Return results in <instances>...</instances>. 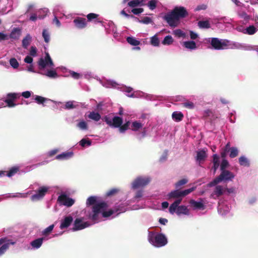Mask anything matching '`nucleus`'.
<instances>
[{
	"mask_svg": "<svg viewBox=\"0 0 258 258\" xmlns=\"http://www.w3.org/2000/svg\"><path fill=\"white\" fill-rule=\"evenodd\" d=\"M126 195L119 189L114 188V217L127 210H137L144 208L139 204L132 205L126 201Z\"/></svg>",
	"mask_w": 258,
	"mask_h": 258,
	"instance_id": "nucleus-1",
	"label": "nucleus"
},
{
	"mask_svg": "<svg viewBox=\"0 0 258 258\" xmlns=\"http://www.w3.org/2000/svg\"><path fill=\"white\" fill-rule=\"evenodd\" d=\"M212 48L216 50L227 49H240L243 47L238 42L231 41L227 39H220L218 38H210Z\"/></svg>",
	"mask_w": 258,
	"mask_h": 258,
	"instance_id": "nucleus-2",
	"label": "nucleus"
},
{
	"mask_svg": "<svg viewBox=\"0 0 258 258\" xmlns=\"http://www.w3.org/2000/svg\"><path fill=\"white\" fill-rule=\"evenodd\" d=\"M108 207V204L105 202L98 203L92 207V213L89 214V219L94 222H98L100 214H102L103 217H109L113 214V210H110L109 211H106Z\"/></svg>",
	"mask_w": 258,
	"mask_h": 258,
	"instance_id": "nucleus-3",
	"label": "nucleus"
},
{
	"mask_svg": "<svg viewBox=\"0 0 258 258\" xmlns=\"http://www.w3.org/2000/svg\"><path fill=\"white\" fill-rule=\"evenodd\" d=\"M148 239L151 244L157 247H162L167 243V239L162 233L149 231Z\"/></svg>",
	"mask_w": 258,
	"mask_h": 258,
	"instance_id": "nucleus-4",
	"label": "nucleus"
},
{
	"mask_svg": "<svg viewBox=\"0 0 258 258\" xmlns=\"http://www.w3.org/2000/svg\"><path fill=\"white\" fill-rule=\"evenodd\" d=\"M181 202V199L175 200L170 206L169 211L170 214H173L176 213L178 216L181 215L188 216L189 215V211L185 206H179Z\"/></svg>",
	"mask_w": 258,
	"mask_h": 258,
	"instance_id": "nucleus-5",
	"label": "nucleus"
},
{
	"mask_svg": "<svg viewBox=\"0 0 258 258\" xmlns=\"http://www.w3.org/2000/svg\"><path fill=\"white\" fill-rule=\"evenodd\" d=\"M143 125L144 124L140 121H128L118 128V131L119 133L123 134L128 129H130L133 132H137L142 130Z\"/></svg>",
	"mask_w": 258,
	"mask_h": 258,
	"instance_id": "nucleus-6",
	"label": "nucleus"
},
{
	"mask_svg": "<svg viewBox=\"0 0 258 258\" xmlns=\"http://www.w3.org/2000/svg\"><path fill=\"white\" fill-rule=\"evenodd\" d=\"M234 174L228 170L221 171L220 175L210 182L208 186L209 187L215 186L222 181H231L234 178Z\"/></svg>",
	"mask_w": 258,
	"mask_h": 258,
	"instance_id": "nucleus-7",
	"label": "nucleus"
},
{
	"mask_svg": "<svg viewBox=\"0 0 258 258\" xmlns=\"http://www.w3.org/2000/svg\"><path fill=\"white\" fill-rule=\"evenodd\" d=\"M151 181V178L148 176H140L137 177L131 183V189L135 190L140 187H144Z\"/></svg>",
	"mask_w": 258,
	"mask_h": 258,
	"instance_id": "nucleus-8",
	"label": "nucleus"
},
{
	"mask_svg": "<svg viewBox=\"0 0 258 258\" xmlns=\"http://www.w3.org/2000/svg\"><path fill=\"white\" fill-rule=\"evenodd\" d=\"M196 188V186H193L190 188L186 189L183 190H179L177 189L173 190L167 195V199L168 200L171 199H181L182 201V198L189 194Z\"/></svg>",
	"mask_w": 258,
	"mask_h": 258,
	"instance_id": "nucleus-9",
	"label": "nucleus"
},
{
	"mask_svg": "<svg viewBox=\"0 0 258 258\" xmlns=\"http://www.w3.org/2000/svg\"><path fill=\"white\" fill-rule=\"evenodd\" d=\"M227 153H229V156L231 158L236 157L239 153V150L237 148L235 147H230L229 142L227 143L224 147L223 151L221 153V155L222 158H225Z\"/></svg>",
	"mask_w": 258,
	"mask_h": 258,
	"instance_id": "nucleus-10",
	"label": "nucleus"
},
{
	"mask_svg": "<svg viewBox=\"0 0 258 258\" xmlns=\"http://www.w3.org/2000/svg\"><path fill=\"white\" fill-rule=\"evenodd\" d=\"M163 19L172 27L177 26L180 22L172 11L166 14Z\"/></svg>",
	"mask_w": 258,
	"mask_h": 258,
	"instance_id": "nucleus-11",
	"label": "nucleus"
},
{
	"mask_svg": "<svg viewBox=\"0 0 258 258\" xmlns=\"http://www.w3.org/2000/svg\"><path fill=\"white\" fill-rule=\"evenodd\" d=\"M15 241H13L7 237L0 238V256L3 255L9 248L10 245H14Z\"/></svg>",
	"mask_w": 258,
	"mask_h": 258,
	"instance_id": "nucleus-12",
	"label": "nucleus"
},
{
	"mask_svg": "<svg viewBox=\"0 0 258 258\" xmlns=\"http://www.w3.org/2000/svg\"><path fill=\"white\" fill-rule=\"evenodd\" d=\"M121 14L122 15H123L126 18H128V19L132 18V19H135V20H137L140 23H143L144 24H151V23H153V20H152V18H151L150 17H144V18H143V19H142L141 20H140L132 15L128 14L126 13V11L125 9H123V10L121 11Z\"/></svg>",
	"mask_w": 258,
	"mask_h": 258,
	"instance_id": "nucleus-13",
	"label": "nucleus"
},
{
	"mask_svg": "<svg viewBox=\"0 0 258 258\" xmlns=\"http://www.w3.org/2000/svg\"><path fill=\"white\" fill-rule=\"evenodd\" d=\"M38 64L39 66V68L40 70L44 69L46 66H49L50 67L53 66L54 63L49 54L48 53H46L45 58H40L38 61Z\"/></svg>",
	"mask_w": 258,
	"mask_h": 258,
	"instance_id": "nucleus-14",
	"label": "nucleus"
},
{
	"mask_svg": "<svg viewBox=\"0 0 258 258\" xmlns=\"http://www.w3.org/2000/svg\"><path fill=\"white\" fill-rule=\"evenodd\" d=\"M231 207L227 202L220 200L219 202L218 211L222 216L226 215L230 211Z\"/></svg>",
	"mask_w": 258,
	"mask_h": 258,
	"instance_id": "nucleus-15",
	"label": "nucleus"
},
{
	"mask_svg": "<svg viewBox=\"0 0 258 258\" xmlns=\"http://www.w3.org/2000/svg\"><path fill=\"white\" fill-rule=\"evenodd\" d=\"M172 11L179 21L181 19L187 16L188 14L186 9L182 6H176Z\"/></svg>",
	"mask_w": 258,
	"mask_h": 258,
	"instance_id": "nucleus-16",
	"label": "nucleus"
},
{
	"mask_svg": "<svg viewBox=\"0 0 258 258\" xmlns=\"http://www.w3.org/2000/svg\"><path fill=\"white\" fill-rule=\"evenodd\" d=\"M20 97L18 93H10L7 94V98L5 99V102L7 103L9 107H13L16 105L14 103V101Z\"/></svg>",
	"mask_w": 258,
	"mask_h": 258,
	"instance_id": "nucleus-17",
	"label": "nucleus"
},
{
	"mask_svg": "<svg viewBox=\"0 0 258 258\" xmlns=\"http://www.w3.org/2000/svg\"><path fill=\"white\" fill-rule=\"evenodd\" d=\"M48 188L45 186L40 187L36 193L31 196V200L32 201H38L43 198L47 192Z\"/></svg>",
	"mask_w": 258,
	"mask_h": 258,
	"instance_id": "nucleus-18",
	"label": "nucleus"
},
{
	"mask_svg": "<svg viewBox=\"0 0 258 258\" xmlns=\"http://www.w3.org/2000/svg\"><path fill=\"white\" fill-rule=\"evenodd\" d=\"M114 89L117 90H120L121 91L124 92L125 95L129 97H133L129 95H133L134 92L133 89L131 87H127L123 85H119L114 81Z\"/></svg>",
	"mask_w": 258,
	"mask_h": 258,
	"instance_id": "nucleus-19",
	"label": "nucleus"
},
{
	"mask_svg": "<svg viewBox=\"0 0 258 258\" xmlns=\"http://www.w3.org/2000/svg\"><path fill=\"white\" fill-rule=\"evenodd\" d=\"M57 201L61 204L68 207L72 206L75 203L73 199L68 197L66 195L62 194L58 197Z\"/></svg>",
	"mask_w": 258,
	"mask_h": 258,
	"instance_id": "nucleus-20",
	"label": "nucleus"
},
{
	"mask_svg": "<svg viewBox=\"0 0 258 258\" xmlns=\"http://www.w3.org/2000/svg\"><path fill=\"white\" fill-rule=\"evenodd\" d=\"M90 226L88 222L82 223V220L80 218H77L74 223L72 230L74 231L83 229Z\"/></svg>",
	"mask_w": 258,
	"mask_h": 258,
	"instance_id": "nucleus-21",
	"label": "nucleus"
},
{
	"mask_svg": "<svg viewBox=\"0 0 258 258\" xmlns=\"http://www.w3.org/2000/svg\"><path fill=\"white\" fill-rule=\"evenodd\" d=\"M255 25H250L243 30V33L248 35H253L258 31V17L255 18Z\"/></svg>",
	"mask_w": 258,
	"mask_h": 258,
	"instance_id": "nucleus-22",
	"label": "nucleus"
},
{
	"mask_svg": "<svg viewBox=\"0 0 258 258\" xmlns=\"http://www.w3.org/2000/svg\"><path fill=\"white\" fill-rule=\"evenodd\" d=\"M225 192V187L221 185H216L214 191L211 195V198L214 199H217L221 196L223 195Z\"/></svg>",
	"mask_w": 258,
	"mask_h": 258,
	"instance_id": "nucleus-23",
	"label": "nucleus"
},
{
	"mask_svg": "<svg viewBox=\"0 0 258 258\" xmlns=\"http://www.w3.org/2000/svg\"><path fill=\"white\" fill-rule=\"evenodd\" d=\"M73 221V218L72 216L69 215L66 216L61 221L59 228L63 229L69 227Z\"/></svg>",
	"mask_w": 258,
	"mask_h": 258,
	"instance_id": "nucleus-24",
	"label": "nucleus"
},
{
	"mask_svg": "<svg viewBox=\"0 0 258 258\" xmlns=\"http://www.w3.org/2000/svg\"><path fill=\"white\" fill-rule=\"evenodd\" d=\"M73 22L79 29H83L87 26L86 20L84 18L77 17L74 20Z\"/></svg>",
	"mask_w": 258,
	"mask_h": 258,
	"instance_id": "nucleus-25",
	"label": "nucleus"
},
{
	"mask_svg": "<svg viewBox=\"0 0 258 258\" xmlns=\"http://www.w3.org/2000/svg\"><path fill=\"white\" fill-rule=\"evenodd\" d=\"M131 96H133V97L136 98H145L147 100H152L154 99V96L151 95L147 94L141 91H134L133 95H130Z\"/></svg>",
	"mask_w": 258,
	"mask_h": 258,
	"instance_id": "nucleus-26",
	"label": "nucleus"
},
{
	"mask_svg": "<svg viewBox=\"0 0 258 258\" xmlns=\"http://www.w3.org/2000/svg\"><path fill=\"white\" fill-rule=\"evenodd\" d=\"M237 14L240 19H242L243 23H246L250 20V16L245 12L242 11L241 8H238L236 10Z\"/></svg>",
	"mask_w": 258,
	"mask_h": 258,
	"instance_id": "nucleus-27",
	"label": "nucleus"
},
{
	"mask_svg": "<svg viewBox=\"0 0 258 258\" xmlns=\"http://www.w3.org/2000/svg\"><path fill=\"white\" fill-rule=\"evenodd\" d=\"M87 18L89 22H94L95 23H102V21L98 14L91 13L87 15Z\"/></svg>",
	"mask_w": 258,
	"mask_h": 258,
	"instance_id": "nucleus-28",
	"label": "nucleus"
},
{
	"mask_svg": "<svg viewBox=\"0 0 258 258\" xmlns=\"http://www.w3.org/2000/svg\"><path fill=\"white\" fill-rule=\"evenodd\" d=\"M144 190L140 189L137 190L135 194L134 197L130 200V203H138L140 201L141 198L143 196Z\"/></svg>",
	"mask_w": 258,
	"mask_h": 258,
	"instance_id": "nucleus-29",
	"label": "nucleus"
},
{
	"mask_svg": "<svg viewBox=\"0 0 258 258\" xmlns=\"http://www.w3.org/2000/svg\"><path fill=\"white\" fill-rule=\"evenodd\" d=\"M182 45L190 50H196L197 48L196 42L192 40L184 41L183 42Z\"/></svg>",
	"mask_w": 258,
	"mask_h": 258,
	"instance_id": "nucleus-30",
	"label": "nucleus"
},
{
	"mask_svg": "<svg viewBox=\"0 0 258 258\" xmlns=\"http://www.w3.org/2000/svg\"><path fill=\"white\" fill-rule=\"evenodd\" d=\"M73 155L74 154L73 152H63L57 155L55 158L57 160H66L71 158L73 157Z\"/></svg>",
	"mask_w": 258,
	"mask_h": 258,
	"instance_id": "nucleus-31",
	"label": "nucleus"
},
{
	"mask_svg": "<svg viewBox=\"0 0 258 258\" xmlns=\"http://www.w3.org/2000/svg\"><path fill=\"white\" fill-rule=\"evenodd\" d=\"M190 204L193 207L194 209H204V205L202 201H196L191 200L189 202Z\"/></svg>",
	"mask_w": 258,
	"mask_h": 258,
	"instance_id": "nucleus-32",
	"label": "nucleus"
},
{
	"mask_svg": "<svg viewBox=\"0 0 258 258\" xmlns=\"http://www.w3.org/2000/svg\"><path fill=\"white\" fill-rule=\"evenodd\" d=\"M44 239V237L36 239L31 242V245L34 248H38L42 245Z\"/></svg>",
	"mask_w": 258,
	"mask_h": 258,
	"instance_id": "nucleus-33",
	"label": "nucleus"
},
{
	"mask_svg": "<svg viewBox=\"0 0 258 258\" xmlns=\"http://www.w3.org/2000/svg\"><path fill=\"white\" fill-rule=\"evenodd\" d=\"M183 117V114L180 111H174L172 114V118L176 122L181 121Z\"/></svg>",
	"mask_w": 258,
	"mask_h": 258,
	"instance_id": "nucleus-34",
	"label": "nucleus"
},
{
	"mask_svg": "<svg viewBox=\"0 0 258 258\" xmlns=\"http://www.w3.org/2000/svg\"><path fill=\"white\" fill-rule=\"evenodd\" d=\"M207 157L206 151L204 150H199L197 153V160L199 162L203 161Z\"/></svg>",
	"mask_w": 258,
	"mask_h": 258,
	"instance_id": "nucleus-35",
	"label": "nucleus"
},
{
	"mask_svg": "<svg viewBox=\"0 0 258 258\" xmlns=\"http://www.w3.org/2000/svg\"><path fill=\"white\" fill-rule=\"evenodd\" d=\"M21 34L20 29L18 28L13 29L10 33V37L14 39H18Z\"/></svg>",
	"mask_w": 258,
	"mask_h": 258,
	"instance_id": "nucleus-36",
	"label": "nucleus"
},
{
	"mask_svg": "<svg viewBox=\"0 0 258 258\" xmlns=\"http://www.w3.org/2000/svg\"><path fill=\"white\" fill-rule=\"evenodd\" d=\"M122 118L119 116H114V127L117 128V132H119L118 128L122 125Z\"/></svg>",
	"mask_w": 258,
	"mask_h": 258,
	"instance_id": "nucleus-37",
	"label": "nucleus"
},
{
	"mask_svg": "<svg viewBox=\"0 0 258 258\" xmlns=\"http://www.w3.org/2000/svg\"><path fill=\"white\" fill-rule=\"evenodd\" d=\"M239 163L241 166L244 167L249 166V161L245 156H241L238 159Z\"/></svg>",
	"mask_w": 258,
	"mask_h": 258,
	"instance_id": "nucleus-38",
	"label": "nucleus"
},
{
	"mask_svg": "<svg viewBox=\"0 0 258 258\" xmlns=\"http://www.w3.org/2000/svg\"><path fill=\"white\" fill-rule=\"evenodd\" d=\"M19 171V167L18 166H14L7 171L6 176L11 177L15 175Z\"/></svg>",
	"mask_w": 258,
	"mask_h": 258,
	"instance_id": "nucleus-39",
	"label": "nucleus"
},
{
	"mask_svg": "<svg viewBox=\"0 0 258 258\" xmlns=\"http://www.w3.org/2000/svg\"><path fill=\"white\" fill-rule=\"evenodd\" d=\"M31 37L30 34H27L22 40V46L24 48H27L31 41Z\"/></svg>",
	"mask_w": 258,
	"mask_h": 258,
	"instance_id": "nucleus-40",
	"label": "nucleus"
},
{
	"mask_svg": "<svg viewBox=\"0 0 258 258\" xmlns=\"http://www.w3.org/2000/svg\"><path fill=\"white\" fill-rule=\"evenodd\" d=\"M140 0H133L127 3V5L131 8H135L138 6H144Z\"/></svg>",
	"mask_w": 258,
	"mask_h": 258,
	"instance_id": "nucleus-41",
	"label": "nucleus"
},
{
	"mask_svg": "<svg viewBox=\"0 0 258 258\" xmlns=\"http://www.w3.org/2000/svg\"><path fill=\"white\" fill-rule=\"evenodd\" d=\"M88 117L96 121H99L101 118L100 114L98 112H91L88 115Z\"/></svg>",
	"mask_w": 258,
	"mask_h": 258,
	"instance_id": "nucleus-42",
	"label": "nucleus"
},
{
	"mask_svg": "<svg viewBox=\"0 0 258 258\" xmlns=\"http://www.w3.org/2000/svg\"><path fill=\"white\" fill-rule=\"evenodd\" d=\"M198 26L202 29H208L210 28V24L209 21H200L198 23Z\"/></svg>",
	"mask_w": 258,
	"mask_h": 258,
	"instance_id": "nucleus-43",
	"label": "nucleus"
},
{
	"mask_svg": "<svg viewBox=\"0 0 258 258\" xmlns=\"http://www.w3.org/2000/svg\"><path fill=\"white\" fill-rule=\"evenodd\" d=\"M127 42L132 45L138 46L140 44V41L133 37H128L126 38Z\"/></svg>",
	"mask_w": 258,
	"mask_h": 258,
	"instance_id": "nucleus-44",
	"label": "nucleus"
},
{
	"mask_svg": "<svg viewBox=\"0 0 258 258\" xmlns=\"http://www.w3.org/2000/svg\"><path fill=\"white\" fill-rule=\"evenodd\" d=\"M97 203V197L95 196H91L88 198L86 202V204L87 206H94Z\"/></svg>",
	"mask_w": 258,
	"mask_h": 258,
	"instance_id": "nucleus-45",
	"label": "nucleus"
},
{
	"mask_svg": "<svg viewBox=\"0 0 258 258\" xmlns=\"http://www.w3.org/2000/svg\"><path fill=\"white\" fill-rule=\"evenodd\" d=\"M126 11V13L128 14H130L131 12L133 13L134 14L138 15L141 13H142L144 12V9L143 8H134L131 11H130L128 9H124Z\"/></svg>",
	"mask_w": 258,
	"mask_h": 258,
	"instance_id": "nucleus-46",
	"label": "nucleus"
},
{
	"mask_svg": "<svg viewBox=\"0 0 258 258\" xmlns=\"http://www.w3.org/2000/svg\"><path fill=\"white\" fill-rule=\"evenodd\" d=\"M54 224L50 225L42 231V235L44 236H47L51 233L54 228Z\"/></svg>",
	"mask_w": 258,
	"mask_h": 258,
	"instance_id": "nucleus-47",
	"label": "nucleus"
},
{
	"mask_svg": "<svg viewBox=\"0 0 258 258\" xmlns=\"http://www.w3.org/2000/svg\"><path fill=\"white\" fill-rule=\"evenodd\" d=\"M173 42V39L170 35L166 36L162 41L163 45H170Z\"/></svg>",
	"mask_w": 258,
	"mask_h": 258,
	"instance_id": "nucleus-48",
	"label": "nucleus"
},
{
	"mask_svg": "<svg viewBox=\"0 0 258 258\" xmlns=\"http://www.w3.org/2000/svg\"><path fill=\"white\" fill-rule=\"evenodd\" d=\"M157 3L158 0H150L146 3V5L150 10H154L156 9Z\"/></svg>",
	"mask_w": 258,
	"mask_h": 258,
	"instance_id": "nucleus-49",
	"label": "nucleus"
},
{
	"mask_svg": "<svg viewBox=\"0 0 258 258\" xmlns=\"http://www.w3.org/2000/svg\"><path fill=\"white\" fill-rule=\"evenodd\" d=\"M173 34L178 38H185L186 34L180 29H176L173 31Z\"/></svg>",
	"mask_w": 258,
	"mask_h": 258,
	"instance_id": "nucleus-50",
	"label": "nucleus"
},
{
	"mask_svg": "<svg viewBox=\"0 0 258 258\" xmlns=\"http://www.w3.org/2000/svg\"><path fill=\"white\" fill-rule=\"evenodd\" d=\"M150 43L154 46H158L159 45V40L157 35H155L151 37Z\"/></svg>",
	"mask_w": 258,
	"mask_h": 258,
	"instance_id": "nucleus-51",
	"label": "nucleus"
},
{
	"mask_svg": "<svg viewBox=\"0 0 258 258\" xmlns=\"http://www.w3.org/2000/svg\"><path fill=\"white\" fill-rule=\"evenodd\" d=\"M45 75L51 78H55L58 76L55 70H48Z\"/></svg>",
	"mask_w": 258,
	"mask_h": 258,
	"instance_id": "nucleus-52",
	"label": "nucleus"
},
{
	"mask_svg": "<svg viewBox=\"0 0 258 258\" xmlns=\"http://www.w3.org/2000/svg\"><path fill=\"white\" fill-rule=\"evenodd\" d=\"M80 145L83 147H84L85 146H89L91 145V141L89 139H82L80 142Z\"/></svg>",
	"mask_w": 258,
	"mask_h": 258,
	"instance_id": "nucleus-53",
	"label": "nucleus"
},
{
	"mask_svg": "<svg viewBox=\"0 0 258 258\" xmlns=\"http://www.w3.org/2000/svg\"><path fill=\"white\" fill-rule=\"evenodd\" d=\"M42 36L46 43H48L50 40V35L48 31L46 29H44L42 32Z\"/></svg>",
	"mask_w": 258,
	"mask_h": 258,
	"instance_id": "nucleus-54",
	"label": "nucleus"
},
{
	"mask_svg": "<svg viewBox=\"0 0 258 258\" xmlns=\"http://www.w3.org/2000/svg\"><path fill=\"white\" fill-rule=\"evenodd\" d=\"M34 99L39 104H43L45 101L47 100L46 98L38 95H36Z\"/></svg>",
	"mask_w": 258,
	"mask_h": 258,
	"instance_id": "nucleus-55",
	"label": "nucleus"
},
{
	"mask_svg": "<svg viewBox=\"0 0 258 258\" xmlns=\"http://www.w3.org/2000/svg\"><path fill=\"white\" fill-rule=\"evenodd\" d=\"M11 66L14 69H17L19 67V63L17 60L15 58H12L10 60Z\"/></svg>",
	"mask_w": 258,
	"mask_h": 258,
	"instance_id": "nucleus-56",
	"label": "nucleus"
},
{
	"mask_svg": "<svg viewBox=\"0 0 258 258\" xmlns=\"http://www.w3.org/2000/svg\"><path fill=\"white\" fill-rule=\"evenodd\" d=\"M229 166V162L226 159H223L221 164L220 169L221 171L226 170L225 169Z\"/></svg>",
	"mask_w": 258,
	"mask_h": 258,
	"instance_id": "nucleus-57",
	"label": "nucleus"
},
{
	"mask_svg": "<svg viewBox=\"0 0 258 258\" xmlns=\"http://www.w3.org/2000/svg\"><path fill=\"white\" fill-rule=\"evenodd\" d=\"M188 180L186 179H182L176 182L175 184V186L176 188H178L180 186L186 184Z\"/></svg>",
	"mask_w": 258,
	"mask_h": 258,
	"instance_id": "nucleus-58",
	"label": "nucleus"
},
{
	"mask_svg": "<svg viewBox=\"0 0 258 258\" xmlns=\"http://www.w3.org/2000/svg\"><path fill=\"white\" fill-rule=\"evenodd\" d=\"M77 126L82 130H86L88 128L87 123L85 121H80Z\"/></svg>",
	"mask_w": 258,
	"mask_h": 258,
	"instance_id": "nucleus-59",
	"label": "nucleus"
},
{
	"mask_svg": "<svg viewBox=\"0 0 258 258\" xmlns=\"http://www.w3.org/2000/svg\"><path fill=\"white\" fill-rule=\"evenodd\" d=\"M146 136V130L145 128H144L143 131L140 134L137 135V138L139 140H141Z\"/></svg>",
	"mask_w": 258,
	"mask_h": 258,
	"instance_id": "nucleus-60",
	"label": "nucleus"
},
{
	"mask_svg": "<svg viewBox=\"0 0 258 258\" xmlns=\"http://www.w3.org/2000/svg\"><path fill=\"white\" fill-rule=\"evenodd\" d=\"M30 54L32 56H35L37 54V48L34 46H32L30 50Z\"/></svg>",
	"mask_w": 258,
	"mask_h": 258,
	"instance_id": "nucleus-61",
	"label": "nucleus"
},
{
	"mask_svg": "<svg viewBox=\"0 0 258 258\" xmlns=\"http://www.w3.org/2000/svg\"><path fill=\"white\" fill-rule=\"evenodd\" d=\"M183 104L184 107L189 109H193L195 107V105L192 102H185Z\"/></svg>",
	"mask_w": 258,
	"mask_h": 258,
	"instance_id": "nucleus-62",
	"label": "nucleus"
},
{
	"mask_svg": "<svg viewBox=\"0 0 258 258\" xmlns=\"http://www.w3.org/2000/svg\"><path fill=\"white\" fill-rule=\"evenodd\" d=\"M66 108L67 109H73L75 107V105L73 104V102L72 101H68L66 102Z\"/></svg>",
	"mask_w": 258,
	"mask_h": 258,
	"instance_id": "nucleus-63",
	"label": "nucleus"
},
{
	"mask_svg": "<svg viewBox=\"0 0 258 258\" xmlns=\"http://www.w3.org/2000/svg\"><path fill=\"white\" fill-rule=\"evenodd\" d=\"M213 164H219V157L217 154L213 155Z\"/></svg>",
	"mask_w": 258,
	"mask_h": 258,
	"instance_id": "nucleus-64",
	"label": "nucleus"
}]
</instances>
